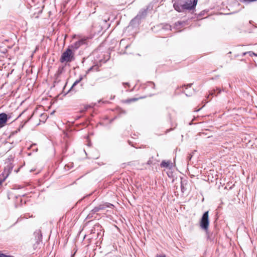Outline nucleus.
<instances>
[{"label":"nucleus","mask_w":257,"mask_h":257,"mask_svg":"<svg viewBox=\"0 0 257 257\" xmlns=\"http://www.w3.org/2000/svg\"><path fill=\"white\" fill-rule=\"evenodd\" d=\"M74 60V53L73 50L68 47L65 51H64L60 58L61 63L70 62Z\"/></svg>","instance_id":"1"},{"label":"nucleus","mask_w":257,"mask_h":257,"mask_svg":"<svg viewBox=\"0 0 257 257\" xmlns=\"http://www.w3.org/2000/svg\"><path fill=\"white\" fill-rule=\"evenodd\" d=\"M209 213L208 211L205 212L200 221V227L205 230L206 232L208 230L209 227Z\"/></svg>","instance_id":"2"},{"label":"nucleus","mask_w":257,"mask_h":257,"mask_svg":"<svg viewBox=\"0 0 257 257\" xmlns=\"http://www.w3.org/2000/svg\"><path fill=\"white\" fill-rule=\"evenodd\" d=\"M113 205L110 203H105L100 204L98 206L94 207L91 211L93 213H97L98 212L105 211L106 209L108 207H112Z\"/></svg>","instance_id":"3"},{"label":"nucleus","mask_w":257,"mask_h":257,"mask_svg":"<svg viewBox=\"0 0 257 257\" xmlns=\"http://www.w3.org/2000/svg\"><path fill=\"white\" fill-rule=\"evenodd\" d=\"M87 39L86 38H81L77 42H75L74 43L71 44L69 47H70V48L72 50H77L78 49L81 45L85 44L86 43V42L87 41Z\"/></svg>","instance_id":"4"},{"label":"nucleus","mask_w":257,"mask_h":257,"mask_svg":"<svg viewBox=\"0 0 257 257\" xmlns=\"http://www.w3.org/2000/svg\"><path fill=\"white\" fill-rule=\"evenodd\" d=\"M198 0H193V3L190 1L189 3L186 2L182 5L183 11L185 10H193L197 5Z\"/></svg>","instance_id":"5"},{"label":"nucleus","mask_w":257,"mask_h":257,"mask_svg":"<svg viewBox=\"0 0 257 257\" xmlns=\"http://www.w3.org/2000/svg\"><path fill=\"white\" fill-rule=\"evenodd\" d=\"M8 119V117L6 113H2L0 114V128L5 126Z\"/></svg>","instance_id":"6"},{"label":"nucleus","mask_w":257,"mask_h":257,"mask_svg":"<svg viewBox=\"0 0 257 257\" xmlns=\"http://www.w3.org/2000/svg\"><path fill=\"white\" fill-rule=\"evenodd\" d=\"M174 8L175 10L178 12H183V9L182 5H180L179 3H175L174 4Z\"/></svg>","instance_id":"7"},{"label":"nucleus","mask_w":257,"mask_h":257,"mask_svg":"<svg viewBox=\"0 0 257 257\" xmlns=\"http://www.w3.org/2000/svg\"><path fill=\"white\" fill-rule=\"evenodd\" d=\"M161 167L170 168L171 167V162L163 161L161 164Z\"/></svg>","instance_id":"8"},{"label":"nucleus","mask_w":257,"mask_h":257,"mask_svg":"<svg viewBox=\"0 0 257 257\" xmlns=\"http://www.w3.org/2000/svg\"><path fill=\"white\" fill-rule=\"evenodd\" d=\"M64 67H59L58 70V71H57L58 75L61 74L64 72Z\"/></svg>","instance_id":"9"},{"label":"nucleus","mask_w":257,"mask_h":257,"mask_svg":"<svg viewBox=\"0 0 257 257\" xmlns=\"http://www.w3.org/2000/svg\"><path fill=\"white\" fill-rule=\"evenodd\" d=\"M246 54H248L250 56H252L253 55L257 56V54L253 53V52L249 51L247 52H245L243 53V55H245Z\"/></svg>","instance_id":"10"},{"label":"nucleus","mask_w":257,"mask_h":257,"mask_svg":"<svg viewBox=\"0 0 257 257\" xmlns=\"http://www.w3.org/2000/svg\"><path fill=\"white\" fill-rule=\"evenodd\" d=\"M82 79V78L81 77L79 78V79L76 80L75 81V82L73 83L72 86L71 87V89L74 86H75L76 85H77L78 83H79Z\"/></svg>","instance_id":"11"},{"label":"nucleus","mask_w":257,"mask_h":257,"mask_svg":"<svg viewBox=\"0 0 257 257\" xmlns=\"http://www.w3.org/2000/svg\"><path fill=\"white\" fill-rule=\"evenodd\" d=\"M7 175L6 176H3V177H0V185L2 184V183L5 180V179H6V178L7 177Z\"/></svg>","instance_id":"12"},{"label":"nucleus","mask_w":257,"mask_h":257,"mask_svg":"<svg viewBox=\"0 0 257 257\" xmlns=\"http://www.w3.org/2000/svg\"><path fill=\"white\" fill-rule=\"evenodd\" d=\"M0 257H13L12 256L7 255L0 252Z\"/></svg>","instance_id":"13"},{"label":"nucleus","mask_w":257,"mask_h":257,"mask_svg":"<svg viewBox=\"0 0 257 257\" xmlns=\"http://www.w3.org/2000/svg\"><path fill=\"white\" fill-rule=\"evenodd\" d=\"M215 90H212V91L210 92L209 95H214V94L215 93Z\"/></svg>","instance_id":"14"},{"label":"nucleus","mask_w":257,"mask_h":257,"mask_svg":"<svg viewBox=\"0 0 257 257\" xmlns=\"http://www.w3.org/2000/svg\"><path fill=\"white\" fill-rule=\"evenodd\" d=\"M192 84H188L187 85H185L184 87L186 89H187L188 87H191Z\"/></svg>","instance_id":"15"},{"label":"nucleus","mask_w":257,"mask_h":257,"mask_svg":"<svg viewBox=\"0 0 257 257\" xmlns=\"http://www.w3.org/2000/svg\"><path fill=\"white\" fill-rule=\"evenodd\" d=\"M186 95L187 96H191V94H190V93H186Z\"/></svg>","instance_id":"16"},{"label":"nucleus","mask_w":257,"mask_h":257,"mask_svg":"<svg viewBox=\"0 0 257 257\" xmlns=\"http://www.w3.org/2000/svg\"><path fill=\"white\" fill-rule=\"evenodd\" d=\"M17 133V131H16L15 132H13V133L11 134V136H12L14 135L15 133Z\"/></svg>","instance_id":"17"},{"label":"nucleus","mask_w":257,"mask_h":257,"mask_svg":"<svg viewBox=\"0 0 257 257\" xmlns=\"http://www.w3.org/2000/svg\"><path fill=\"white\" fill-rule=\"evenodd\" d=\"M156 257H166L165 255H158Z\"/></svg>","instance_id":"18"},{"label":"nucleus","mask_w":257,"mask_h":257,"mask_svg":"<svg viewBox=\"0 0 257 257\" xmlns=\"http://www.w3.org/2000/svg\"><path fill=\"white\" fill-rule=\"evenodd\" d=\"M218 94L221 91V90L220 89H218Z\"/></svg>","instance_id":"19"},{"label":"nucleus","mask_w":257,"mask_h":257,"mask_svg":"<svg viewBox=\"0 0 257 257\" xmlns=\"http://www.w3.org/2000/svg\"><path fill=\"white\" fill-rule=\"evenodd\" d=\"M137 100V98H134V99H133V100H134V101H135V100Z\"/></svg>","instance_id":"20"},{"label":"nucleus","mask_w":257,"mask_h":257,"mask_svg":"<svg viewBox=\"0 0 257 257\" xmlns=\"http://www.w3.org/2000/svg\"><path fill=\"white\" fill-rule=\"evenodd\" d=\"M191 157H189V160L191 159Z\"/></svg>","instance_id":"21"},{"label":"nucleus","mask_w":257,"mask_h":257,"mask_svg":"<svg viewBox=\"0 0 257 257\" xmlns=\"http://www.w3.org/2000/svg\"><path fill=\"white\" fill-rule=\"evenodd\" d=\"M92 69V68H90V69L89 70H90Z\"/></svg>","instance_id":"22"}]
</instances>
